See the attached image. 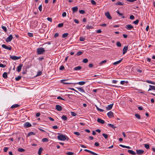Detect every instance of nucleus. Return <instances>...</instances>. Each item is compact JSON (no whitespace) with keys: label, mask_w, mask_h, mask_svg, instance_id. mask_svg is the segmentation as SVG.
<instances>
[{"label":"nucleus","mask_w":155,"mask_h":155,"mask_svg":"<svg viewBox=\"0 0 155 155\" xmlns=\"http://www.w3.org/2000/svg\"><path fill=\"white\" fill-rule=\"evenodd\" d=\"M72 80V79H62L61 80V82L64 84H74L75 83L71 81Z\"/></svg>","instance_id":"obj_1"},{"label":"nucleus","mask_w":155,"mask_h":155,"mask_svg":"<svg viewBox=\"0 0 155 155\" xmlns=\"http://www.w3.org/2000/svg\"><path fill=\"white\" fill-rule=\"evenodd\" d=\"M57 138L59 140L61 141H64L66 140H68L69 139L67 135L64 134H60L58 135L57 136Z\"/></svg>","instance_id":"obj_2"},{"label":"nucleus","mask_w":155,"mask_h":155,"mask_svg":"<svg viewBox=\"0 0 155 155\" xmlns=\"http://www.w3.org/2000/svg\"><path fill=\"white\" fill-rule=\"evenodd\" d=\"M45 51V49L43 48H39L37 49V53L38 54H41Z\"/></svg>","instance_id":"obj_3"},{"label":"nucleus","mask_w":155,"mask_h":155,"mask_svg":"<svg viewBox=\"0 0 155 155\" xmlns=\"http://www.w3.org/2000/svg\"><path fill=\"white\" fill-rule=\"evenodd\" d=\"M10 58L13 60H18L21 58L20 56L18 57L14 55H10Z\"/></svg>","instance_id":"obj_4"},{"label":"nucleus","mask_w":155,"mask_h":155,"mask_svg":"<svg viewBox=\"0 0 155 155\" xmlns=\"http://www.w3.org/2000/svg\"><path fill=\"white\" fill-rule=\"evenodd\" d=\"M2 47L8 50H11L12 49V47L11 46H8L6 45L5 44H3L2 45Z\"/></svg>","instance_id":"obj_5"},{"label":"nucleus","mask_w":155,"mask_h":155,"mask_svg":"<svg viewBox=\"0 0 155 155\" xmlns=\"http://www.w3.org/2000/svg\"><path fill=\"white\" fill-rule=\"evenodd\" d=\"M13 38V36L12 35H10L8 37L6 38L5 39V41L7 42H10L12 41Z\"/></svg>","instance_id":"obj_6"},{"label":"nucleus","mask_w":155,"mask_h":155,"mask_svg":"<svg viewBox=\"0 0 155 155\" xmlns=\"http://www.w3.org/2000/svg\"><path fill=\"white\" fill-rule=\"evenodd\" d=\"M31 126V124L28 122H26L24 123V127H25L28 128Z\"/></svg>","instance_id":"obj_7"},{"label":"nucleus","mask_w":155,"mask_h":155,"mask_svg":"<svg viewBox=\"0 0 155 155\" xmlns=\"http://www.w3.org/2000/svg\"><path fill=\"white\" fill-rule=\"evenodd\" d=\"M125 28L128 30H130L133 28V27L131 24H129L126 25Z\"/></svg>","instance_id":"obj_8"},{"label":"nucleus","mask_w":155,"mask_h":155,"mask_svg":"<svg viewBox=\"0 0 155 155\" xmlns=\"http://www.w3.org/2000/svg\"><path fill=\"white\" fill-rule=\"evenodd\" d=\"M137 153L139 155L142 154L144 153V150H136Z\"/></svg>","instance_id":"obj_9"},{"label":"nucleus","mask_w":155,"mask_h":155,"mask_svg":"<svg viewBox=\"0 0 155 155\" xmlns=\"http://www.w3.org/2000/svg\"><path fill=\"white\" fill-rule=\"evenodd\" d=\"M108 117L110 118H111L114 117L113 113L111 111H109L107 114Z\"/></svg>","instance_id":"obj_10"},{"label":"nucleus","mask_w":155,"mask_h":155,"mask_svg":"<svg viewBox=\"0 0 155 155\" xmlns=\"http://www.w3.org/2000/svg\"><path fill=\"white\" fill-rule=\"evenodd\" d=\"M105 15L108 19H112V17L109 12H105Z\"/></svg>","instance_id":"obj_11"},{"label":"nucleus","mask_w":155,"mask_h":155,"mask_svg":"<svg viewBox=\"0 0 155 155\" xmlns=\"http://www.w3.org/2000/svg\"><path fill=\"white\" fill-rule=\"evenodd\" d=\"M114 104H112L108 105L107 107H106V109L107 110H111Z\"/></svg>","instance_id":"obj_12"},{"label":"nucleus","mask_w":155,"mask_h":155,"mask_svg":"<svg viewBox=\"0 0 155 155\" xmlns=\"http://www.w3.org/2000/svg\"><path fill=\"white\" fill-rule=\"evenodd\" d=\"M128 46H125L123 50V54H125L127 52L128 50Z\"/></svg>","instance_id":"obj_13"},{"label":"nucleus","mask_w":155,"mask_h":155,"mask_svg":"<svg viewBox=\"0 0 155 155\" xmlns=\"http://www.w3.org/2000/svg\"><path fill=\"white\" fill-rule=\"evenodd\" d=\"M23 66V64H20L17 67V71L18 72H20L21 69V68Z\"/></svg>","instance_id":"obj_14"},{"label":"nucleus","mask_w":155,"mask_h":155,"mask_svg":"<svg viewBox=\"0 0 155 155\" xmlns=\"http://www.w3.org/2000/svg\"><path fill=\"white\" fill-rule=\"evenodd\" d=\"M55 109L58 111H61L62 110L61 107L58 105H56L55 106Z\"/></svg>","instance_id":"obj_15"},{"label":"nucleus","mask_w":155,"mask_h":155,"mask_svg":"<svg viewBox=\"0 0 155 155\" xmlns=\"http://www.w3.org/2000/svg\"><path fill=\"white\" fill-rule=\"evenodd\" d=\"M149 86L150 88L148 90V91H149L152 90H155V86L149 85Z\"/></svg>","instance_id":"obj_16"},{"label":"nucleus","mask_w":155,"mask_h":155,"mask_svg":"<svg viewBox=\"0 0 155 155\" xmlns=\"http://www.w3.org/2000/svg\"><path fill=\"white\" fill-rule=\"evenodd\" d=\"M97 121L99 123L102 124H104L105 122V121L104 120L99 118H98L97 119Z\"/></svg>","instance_id":"obj_17"},{"label":"nucleus","mask_w":155,"mask_h":155,"mask_svg":"<svg viewBox=\"0 0 155 155\" xmlns=\"http://www.w3.org/2000/svg\"><path fill=\"white\" fill-rule=\"evenodd\" d=\"M78 91L84 93L85 91L82 87H76Z\"/></svg>","instance_id":"obj_18"},{"label":"nucleus","mask_w":155,"mask_h":155,"mask_svg":"<svg viewBox=\"0 0 155 155\" xmlns=\"http://www.w3.org/2000/svg\"><path fill=\"white\" fill-rule=\"evenodd\" d=\"M122 60V59H121L120 60H119L117 61L114 62L113 63V65H117V64H119L120 63Z\"/></svg>","instance_id":"obj_19"},{"label":"nucleus","mask_w":155,"mask_h":155,"mask_svg":"<svg viewBox=\"0 0 155 155\" xmlns=\"http://www.w3.org/2000/svg\"><path fill=\"white\" fill-rule=\"evenodd\" d=\"M127 151L128 153H130L131 154L134 155H135V154H136V153L132 150H128Z\"/></svg>","instance_id":"obj_20"},{"label":"nucleus","mask_w":155,"mask_h":155,"mask_svg":"<svg viewBox=\"0 0 155 155\" xmlns=\"http://www.w3.org/2000/svg\"><path fill=\"white\" fill-rule=\"evenodd\" d=\"M81 66H78L74 67V68L73 70L74 71H78L80 70L81 69Z\"/></svg>","instance_id":"obj_21"},{"label":"nucleus","mask_w":155,"mask_h":155,"mask_svg":"<svg viewBox=\"0 0 155 155\" xmlns=\"http://www.w3.org/2000/svg\"><path fill=\"white\" fill-rule=\"evenodd\" d=\"M85 83V82L84 81H81L79 82L78 83H75L74 84H78L80 85H83Z\"/></svg>","instance_id":"obj_22"},{"label":"nucleus","mask_w":155,"mask_h":155,"mask_svg":"<svg viewBox=\"0 0 155 155\" xmlns=\"http://www.w3.org/2000/svg\"><path fill=\"white\" fill-rule=\"evenodd\" d=\"M72 8L74 13L77 12L78 10V7L77 6L72 7Z\"/></svg>","instance_id":"obj_23"},{"label":"nucleus","mask_w":155,"mask_h":155,"mask_svg":"<svg viewBox=\"0 0 155 155\" xmlns=\"http://www.w3.org/2000/svg\"><path fill=\"white\" fill-rule=\"evenodd\" d=\"M19 106V105L17 104H15L13 105H12L11 107V108H17Z\"/></svg>","instance_id":"obj_24"},{"label":"nucleus","mask_w":155,"mask_h":155,"mask_svg":"<svg viewBox=\"0 0 155 155\" xmlns=\"http://www.w3.org/2000/svg\"><path fill=\"white\" fill-rule=\"evenodd\" d=\"M43 150V149L42 147H40L38 150V154L39 155H40Z\"/></svg>","instance_id":"obj_25"},{"label":"nucleus","mask_w":155,"mask_h":155,"mask_svg":"<svg viewBox=\"0 0 155 155\" xmlns=\"http://www.w3.org/2000/svg\"><path fill=\"white\" fill-rule=\"evenodd\" d=\"M33 23L34 25H33L34 27H36L38 25V23L37 21H33Z\"/></svg>","instance_id":"obj_26"},{"label":"nucleus","mask_w":155,"mask_h":155,"mask_svg":"<svg viewBox=\"0 0 155 155\" xmlns=\"http://www.w3.org/2000/svg\"><path fill=\"white\" fill-rule=\"evenodd\" d=\"M2 76L4 78H7L8 77L7 73L6 72H4Z\"/></svg>","instance_id":"obj_27"},{"label":"nucleus","mask_w":155,"mask_h":155,"mask_svg":"<svg viewBox=\"0 0 155 155\" xmlns=\"http://www.w3.org/2000/svg\"><path fill=\"white\" fill-rule=\"evenodd\" d=\"M116 5H124V3L123 2L119 1L116 4Z\"/></svg>","instance_id":"obj_28"},{"label":"nucleus","mask_w":155,"mask_h":155,"mask_svg":"<svg viewBox=\"0 0 155 155\" xmlns=\"http://www.w3.org/2000/svg\"><path fill=\"white\" fill-rule=\"evenodd\" d=\"M35 133L33 132H31L29 133L28 134V136H30L31 135H35Z\"/></svg>","instance_id":"obj_29"},{"label":"nucleus","mask_w":155,"mask_h":155,"mask_svg":"<svg viewBox=\"0 0 155 155\" xmlns=\"http://www.w3.org/2000/svg\"><path fill=\"white\" fill-rule=\"evenodd\" d=\"M135 117L137 118L138 119H140V115L137 113H136L135 114Z\"/></svg>","instance_id":"obj_30"},{"label":"nucleus","mask_w":155,"mask_h":155,"mask_svg":"<svg viewBox=\"0 0 155 155\" xmlns=\"http://www.w3.org/2000/svg\"><path fill=\"white\" fill-rule=\"evenodd\" d=\"M68 33H65L63 34L62 35V37L63 38H65L68 36Z\"/></svg>","instance_id":"obj_31"},{"label":"nucleus","mask_w":155,"mask_h":155,"mask_svg":"<svg viewBox=\"0 0 155 155\" xmlns=\"http://www.w3.org/2000/svg\"><path fill=\"white\" fill-rule=\"evenodd\" d=\"M42 141L43 142H47L48 141V139L47 138H44L42 139Z\"/></svg>","instance_id":"obj_32"},{"label":"nucleus","mask_w":155,"mask_h":155,"mask_svg":"<svg viewBox=\"0 0 155 155\" xmlns=\"http://www.w3.org/2000/svg\"><path fill=\"white\" fill-rule=\"evenodd\" d=\"M18 150L19 152H24L25 150L22 148H19L18 149Z\"/></svg>","instance_id":"obj_33"},{"label":"nucleus","mask_w":155,"mask_h":155,"mask_svg":"<svg viewBox=\"0 0 155 155\" xmlns=\"http://www.w3.org/2000/svg\"><path fill=\"white\" fill-rule=\"evenodd\" d=\"M86 28L87 29H92L93 27L91 25H87L86 26Z\"/></svg>","instance_id":"obj_34"},{"label":"nucleus","mask_w":155,"mask_h":155,"mask_svg":"<svg viewBox=\"0 0 155 155\" xmlns=\"http://www.w3.org/2000/svg\"><path fill=\"white\" fill-rule=\"evenodd\" d=\"M96 109L98 111H99L100 112H102L104 111V110H103L102 109H100V108H99V107H98L97 106H96Z\"/></svg>","instance_id":"obj_35"},{"label":"nucleus","mask_w":155,"mask_h":155,"mask_svg":"<svg viewBox=\"0 0 155 155\" xmlns=\"http://www.w3.org/2000/svg\"><path fill=\"white\" fill-rule=\"evenodd\" d=\"M61 118L64 120H67V117L66 115H63L61 117Z\"/></svg>","instance_id":"obj_36"},{"label":"nucleus","mask_w":155,"mask_h":155,"mask_svg":"<svg viewBox=\"0 0 155 155\" xmlns=\"http://www.w3.org/2000/svg\"><path fill=\"white\" fill-rule=\"evenodd\" d=\"M21 76H18L17 77L15 78V80L16 81H18L21 79Z\"/></svg>","instance_id":"obj_37"},{"label":"nucleus","mask_w":155,"mask_h":155,"mask_svg":"<svg viewBox=\"0 0 155 155\" xmlns=\"http://www.w3.org/2000/svg\"><path fill=\"white\" fill-rule=\"evenodd\" d=\"M107 125L108 126L112 128H115L114 125L113 124H107Z\"/></svg>","instance_id":"obj_38"},{"label":"nucleus","mask_w":155,"mask_h":155,"mask_svg":"<svg viewBox=\"0 0 155 155\" xmlns=\"http://www.w3.org/2000/svg\"><path fill=\"white\" fill-rule=\"evenodd\" d=\"M82 54L83 52L82 51H79L77 53L76 55L77 56H79Z\"/></svg>","instance_id":"obj_39"},{"label":"nucleus","mask_w":155,"mask_h":155,"mask_svg":"<svg viewBox=\"0 0 155 155\" xmlns=\"http://www.w3.org/2000/svg\"><path fill=\"white\" fill-rule=\"evenodd\" d=\"M107 62V61L106 60H104L102 61L100 63V65H102L103 64L106 63Z\"/></svg>","instance_id":"obj_40"},{"label":"nucleus","mask_w":155,"mask_h":155,"mask_svg":"<svg viewBox=\"0 0 155 155\" xmlns=\"http://www.w3.org/2000/svg\"><path fill=\"white\" fill-rule=\"evenodd\" d=\"M42 74V72L41 71H38L37 72V74L36 75V76H39Z\"/></svg>","instance_id":"obj_41"},{"label":"nucleus","mask_w":155,"mask_h":155,"mask_svg":"<svg viewBox=\"0 0 155 155\" xmlns=\"http://www.w3.org/2000/svg\"><path fill=\"white\" fill-rule=\"evenodd\" d=\"M116 45L118 47H120L121 46V45L120 42H117L116 43Z\"/></svg>","instance_id":"obj_42"},{"label":"nucleus","mask_w":155,"mask_h":155,"mask_svg":"<svg viewBox=\"0 0 155 155\" xmlns=\"http://www.w3.org/2000/svg\"><path fill=\"white\" fill-rule=\"evenodd\" d=\"M80 41H83L85 40V38L83 37H80L79 38Z\"/></svg>","instance_id":"obj_43"},{"label":"nucleus","mask_w":155,"mask_h":155,"mask_svg":"<svg viewBox=\"0 0 155 155\" xmlns=\"http://www.w3.org/2000/svg\"><path fill=\"white\" fill-rule=\"evenodd\" d=\"M2 28L5 31H7V28L5 26H2Z\"/></svg>","instance_id":"obj_44"},{"label":"nucleus","mask_w":155,"mask_h":155,"mask_svg":"<svg viewBox=\"0 0 155 155\" xmlns=\"http://www.w3.org/2000/svg\"><path fill=\"white\" fill-rule=\"evenodd\" d=\"M71 114L72 116L74 117L76 115V114L74 112L71 111Z\"/></svg>","instance_id":"obj_45"},{"label":"nucleus","mask_w":155,"mask_h":155,"mask_svg":"<svg viewBox=\"0 0 155 155\" xmlns=\"http://www.w3.org/2000/svg\"><path fill=\"white\" fill-rule=\"evenodd\" d=\"M66 154L68 155H73L74 153L71 152H68Z\"/></svg>","instance_id":"obj_46"},{"label":"nucleus","mask_w":155,"mask_h":155,"mask_svg":"<svg viewBox=\"0 0 155 155\" xmlns=\"http://www.w3.org/2000/svg\"><path fill=\"white\" fill-rule=\"evenodd\" d=\"M146 82L148 83H150V84H153L154 83V82H153L151 81H149V80L146 81Z\"/></svg>","instance_id":"obj_47"},{"label":"nucleus","mask_w":155,"mask_h":155,"mask_svg":"<svg viewBox=\"0 0 155 155\" xmlns=\"http://www.w3.org/2000/svg\"><path fill=\"white\" fill-rule=\"evenodd\" d=\"M102 135L105 139H106L107 138L108 136L107 134H103Z\"/></svg>","instance_id":"obj_48"},{"label":"nucleus","mask_w":155,"mask_h":155,"mask_svg":"<svg viewBox=\"0 0 155 155\" xmlns=\"http://www.w3.org/2000/svg\"><path fill=\"white\" fill-rule=\"evenodd\" d=\"M28 35L29 37H33V34L32 33H28Z\"/></svg>","instance_id":"obj_49"},{"label":"nucleus","mask_w":155,"mask_h":155,"mask_svg":"<svg viewBox=\"0 0 155 155\" xmlns=\"http://www.w3.org/2000/svg\"><path fill=\"white\" fill-rule=\"evenodd\" d=\"M144 147L147 149H148L149 148V145L148 144H145Z\"/></svg>","instance_id":"obj_50"},{"label":"nucleus","mask_w":155,"mask_h":155,"mask_svg":"<svg viewBox=\"0 0 155 155\" xmlns=\"http://www.w3.org/2000/svg\"><path fill=\"white\" fill-rule=\"evenodd\" d=\"M63 23H61L59 24L58 25V27H62L63 26Z\"/></svg>","instance_id":"obj_51"},{"label":"nucleus","mask_w":155,"mask_h":155,"mask_svg":"<svg viewBox=\"0 0 155 155\" xmlns=\"http://www.w3.org/2000/svg\"><path fill=\"white\" fill-rule=\"evenodd\" d=\"M139 21V20H136V21H135L133 22V23L135 25H137L138 24Z\"/></svg>","instance_id":"obj_52"},{"label":"nucleus","mask_w":155,"mask_h":155,"mask_svg":"<svg viewBox=\"0 0 155 155\" xmlns=\"http://www.w3.org/2000/svg\"><path fill=\"white\" fill-rule=\"evenodd\" d=\"M88 61V60L87 59H86V58H85V59H84L83 60V62L84 63H87V62Z\"/></svg>","instance_id":"obj_53"},{"label":"nucleus","mask_w":155,"mask_h":155,"mask_svg":"<svg viewBox=\"0 0 155 155\" xmlns=\"http://www.w3.org/2000/svg\"><path fill=\"white\" fill-rule=\"evenodd\" d=\"M79 12L81 14H84L85 13V11L84 10H79Z\"/></svg>","instance_id":"obj_54"},{"label":"nucleus","mask_w":155,"mask_h":155,"mask_svg":"<svg viewBox=\"0 0 155 155\" xmlns=\"http://www.w3.org/2000/svg\"><path fill=\"white\" fill-rule=\"evenodd\" d=\"M74 134L77 136H79L80 135V134L78 132H75L74 133Z\"/></svg>","instance_id":"obj_55"},{"label":"nucleus","mask_w":155,"mask_h":155,"mask_svg":"<svg viewBox=\"0 0 155 155\" xmlns=\"http://www.w3.org/2000/svg\"><path fill=\"white\" fill-rule=\"evenodd\" d=\"M6 67V66L0 63V67L2 68H4Z\"/></svg>","instance_id":"obj_56"},{"label":"nucleus","mask_w":155,"mask_h":155,"mask_svg":"<svg viewBox=\"0 0 155 155\" xmlns=\"http://www.w3.org/2000/svg\"><path fill=\"white\" fill-rule=\"evenodd\" d=\"M91 2L92 5H95L96 4V2L94 0H91Z\"/></svg>","instance_id":"obj_57"},{"label":"nucleus","mask_w":155,"mask_h":155,"mask_svg":"<svg viewBox=\"0 0 155 155\" xmlns=\"http://www.w3.org/2000/svg\"><path fill=\"white\" fill-rule=\"evenodd\" d=\"M42 6L41 5H40L39 6L38 8L39 10L41 12L42 11Z\"/></svg>","instance_id":"obj_58"},{"label":"nucleus","mask_w":155,"mask_h":155,"mask_svg":"<svg viewBox=\"0 0 155 155\" xmlns=\"http://www.w3.org/2000/svg\"><path fill=\"white\" fill-rule=\"evenodd\" d=\"M58 35H59L58 33H56L54 35V37L55 38H56L58 36Z\"/></svg>","instance_id":"obj_59"},{"label":"nucleus","mask_w":155,"mask_h":155,"mask_svg":"<svg viewBox=\"0 0 155 155\" xmlns=\"http://www.w3.org/2000/svg\"><path fill=\"white\" fill-rule=\"evenodd\" d=\"M8 147H4V151L5 152H6L8 150Z\"/></svg>","instance_id":"obj_60"},{"label":"nucleus","mask_w":155,"mask_h":155,"mask_svg":"<svg viewBox=\"0 0 155 155\" xmlns=\"http://www.w3.org/2000/svg\"><path fill=\"white\" fill-rule=\"evenodd\" d=\"M130 19L133 20L134 18V15H130Z\"/></svg>","instance_id":"obj_61"},{"label":"nucleus","mask_w":155,"mask_h":155,"mask_svg":"<svg viewBox=\"0 0 155 155\" xmlns=\"http://www.w3.org/2000/svg\"><path fill=\"white\" fill-rule=\"evenodd\" d=\"M64 68V67L63 66H61L59 68V69L60 70H62Z\"/></svg>","instance_id":"obj_62"},{"label":"nucleus","mask_w":155,"mask_h":155,"mask_svg":"<svg viewBox=\"0 0 155 155\" xmlns=\"http://www.w3.org/2000/svg\"><path fill=\"white\" fill-rule=\"evenodd\" d=\"M47 19L48 21H50L51 22L52 21V18H47Z\"/></svg>","instance_id":"obj_63"},{"label":"nucleus","mask_w":155,"mask_h":155,"mask_svg":"<svg viewBox=\"0 0 155 155\" xmlns=\"http://www.w3.org/2000/svg\"><path fill=\"white\" fill-rule=\"evenodd\" d=\"M62 16L65 17L66 16V13L65 12H63L62 14Z\"/></svg>","instance_id":"obj_64"}]
</instances>
